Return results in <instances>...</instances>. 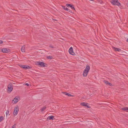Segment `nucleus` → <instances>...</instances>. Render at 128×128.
<instances>
[{
  "mask_svg": "<svg viewBox=\"0 0 128 128\" xmlns=\"http://www.w3.org/2000/svg\"><path fill=\"white\" fill-rule=\"evenodd\" d=\"M90 69V66L88 65H87L83 72V76L86 77L87 76Z\"/></svg>",
  "mask_w": 128,
  "mask_h": 128,
  "instance_id": "obj_1",
  "label": "nucleus"
},
{
  "mask_svg": "<svg viewBox=\"0 0 128 128\" xmlns=\"http://www.w3.org/2000/svg\"><path fill=\"white\" fill-rule=\"evenodd\" d=\"M110 2L112 4L114 5L119 6L121 5L120 3L118 2V0H111Z\"/></svg>",
  "mask_w": 128,
  "mask_h": 128,
  "instance_id": "obj_2",
  "label": "nucleus"
},
{
  "mask_svg": "<svg viewBox=\"0 0 128 128\" xmlns=\"http://www.w3.org/2000/svg\"><path fill=\"white\" fill-rule=\"evenodd\" d=\"M19 109L18 106H16L14 108L13 114L15 116L16 115L19 111Z\"/></svg>",
  "mask_w": 128,
  "mask_h": 128,
  "instance_id": "obj_3",
  "label": "nucleus"
},
{
  "mask_svg": "<svg viewBox=\"0 0 128 128\" xmlns=\"http://www.w3.org/2000/svg\"><path fill=\"white\" fill-rule=\"evenodd\" d=\"M20 98L18 96L16 97L12 100V102L13 104H16L20 100Z\"/></svg>",
  "mask_w": 128,
  "mask_h": 128,
  "instance_id": "obj_4",
  "label": "nucleus"
},
{
  "mask_svg": "<svg viewBox=\"0 0 128 128\" xmlns=\"http://www.w3.org/2000/svg\"><path fill=\"white\" fill-rule=\"evenodd\" d=\"M13 90V87L12 84H10L8 86V93H10Z\"/></svg>",
  "mask_w": 128,
  "mask_h": 128,
  "instance_id": "obj_5",
  "label": "nucleus"
},
{
  "mask_svg": "<svg viewBox=\"0 0 128 128\" xmlns=\"http://www.w3.org/2000/svg\"><path fill=\"white\" fill-rule=\"evenodd\" d=\"M68 52L70 54L72 55H74L75 54L73 51V48L72 47H70L69 49Z\"/></svg>",
  "mask_w": 128,
  "mask_h": 128,
  "instance_id": "obj_6",
  "label": "nucleus"
},
{
  "mask_svg": "<svg viewBox=\"0 0 128 128\" xmlns=\"http://www.w3.org/2000/svg\"><path fill=\"white\" fill-rule=\"evenodd\" d=\"M20 66L21 68H22L25 69H29L30 68L29 66L23 65H20Z\"/></svg>",
  "mask_w": 128,
  "mask_h": 128,
  "instance_id": "obj_7",
  "label": "nucleus"
},
{
  "mask_svg": "<svg viewBox=\"0 0 128 128\" xmlns=\"http://www.w3.org/2000/svg\"><path fill=\"white\" fill-rule=\"evenodd\" d=\"M2 51L3 52H10L9 50L6 48H4L2 49Z\"/></svg>",
  "mask_w": 128,
  "mask_h": 128,
  "instance_id": "obj_8",
  "label": "nucleus"
},
{
  "mask_svg": "<svg viewBox=\"0 0 128 128\" xmlns=\"http://www.w3.org/2000/svg\"><path fill=\"white\" fill-rule=\"evenodd\" d=\"M80 104L84 106H86L88 108H89V106L88 105V104L84 102H82L80 103Z\"/></svg>",
  "mask_w": 128,
  "mask_h": 128,
  "instance_id": "obj_9",
  "label": "nucleus"
},
{
  "mask_svg": "<svg viewBox=\"0 0 128 128\" xmlns=\"http://www.w3.org/2000/svg\"><path fill=\"white\" fill-rule=\"evenodd\" d=\"M37 64L38 65H40L41 66L44 67L45 66L44 63L42 62H38Z\"/></svg>",
  "mask_w": 128,
  "mask_h": 128,
  "instance_id": "obj_10",
  "label": "nucleus"
},
{
  "mask_svg": "<svg viewBox=\"0 0 128 128\" xmlns=\"http://www.w3.org/2000/svg\"><path fill=\"white\" fill-rule=\"evenodd\" d=\"M66 6H67L68 7L69 6H70V7L71 9H74V10H75V8H74V7L71 4H66Z\"/></svg>",
  "mask_w": 128,
  "mask_h": 128,
  "instance_id": "obj_11",
  "label": "nucleus"
},
{
  "mask_svg": "<svg viewBox=\"0 0 128 128\" xmlns=\"http://www.w3.org/2000/svg\"><path fill=\"white\" fill-rule=\"evenodd\" d=\"M54 118V116H48L47 118V120H53Z\"/></svg>",
  "mask_w": 128,
  "mask_h": 128,
  "instance_id": "obj_12",
  "label": "nucleus"
},
{
  "mask_svg": "<svg viewBox=\"0 0 128 128\" xmlns=\"http://www.w3.org/2000/svg\"><path fill=\"white\" fill-rule=\"evenodd\" d=\"M104 82L106 85H109L110 86H111V84L109 83L108 81L106 80H104Z\"/></svg>",
  "mask_w": 128,
  "mask_h": 128,
  "instance_id": "obj_13",
  "label": "nucleus"
},
{
  "mask_svg": "<svg viewBox=\"0 0 128 128\" xmlns=\"http://www.w3.org/2000/svg\"><path fill=\"white\" fill-rule=\"evenodd\" d=\"M113 49L115 51H118L119 52L121 50L120 49L114 47L113 48Z\"/></svg>",
  "mask_w": 128,
  "mask_h": 128,
  "instance_id": "obj_14",
  "label": "nucleus"
},
{
  "mask_svg": "<svg viewBox=\"0 0 128 128\" xmlns=\"http://www.w3.org/2000/svg\"><path fill=\"white\" fill-rule=\"evenodd\" d=\"M25 47L24 46H22L21 48V51L22 52H25Z\"/></svg>",
  "mask_w": 128,
  "mask_h": 128,
  "instance_id": "obj_15",
  "label": "nucleus"
},
{
  "mask_svg": "<svg viewBox=\"0 0 128 128\" xmlns=\"http://www.w3.org/2000/svg\"><path fill=\"white\" fill-rule=\"evenodd\" d=\"M64 94L66 95L69 96H73L71 95L70 94L66 92H64Z\"/></svg>",
  "mask_w": 128,
  "mask_h": 128,
  "instance_id": "obj_16",
  "label": "nucleus"
},
{
  "mask_svg": "<svg viewBox=\"0 0 128 128\" xmlns=\"http://www.w3.org/2000/svg\"><path fill=\"white\" fill-rule=\"evenodd\" d=\"M122 109L124 111H126L128 110V108L126 107H124L122 108Z\"/></svg>",
  "mask_w": 128,
  "mask_h": 128,
  "instance_id": "obj_17",
  "label": "nucleus"
},
{
  "mask_svg": "<svg viewBox=\"0 0 128 128\" xmlns=\"http://www.w3.org/2000/svg\"><path fill=\"white\" fill-rule=\"evenodd\" d=\"M63 8L64 9L68 11V8H67L66 6H62Z\"/></svg>",
  "mask_w": 128,
  "mask_h": 128,
  "instance_id": "obj_18",
  "label": "nucleus"
},
{
  "mask_svg": "<svg viewBox=\"0 0 128 128\" xmlns=\"http://www.w3.org/2000/svg\"><path fill=\"white\" fill-rule=\"evenodd\" d=\"M4 120V117L2 116L0 117V122Z\"/></svg>",
  "mask_w": 128,
  "mask_h": 128,
  "instance_id": "obj_19",
  "label": "nucleus"
},
{
  "mask_svg": "<svg viewBox=\"0 0 128 128\" xmlns=\"http://www.w3.org/2000/svg\"><path fill=\"white\" fill-rule=\"evenodd\" d=\"M9 111L8 110L6 112V117L7 116V115L8 114Z\"/></svg>",
  "mask_w": 128,
  "mask_h": 128,
  "instance_id": "obj_20",
  "label": "nucleus"
},
{
  "mask_svg": "<svg viewBox=\"0 0 128 128\" xmlns=\"http://www.w3.org/2000/svg\"><path fill=\"white\" fill-rule=\"evenodd\" d=\"M46 108L45 107H44L41 109V110L42 112Z\"/></svg>",
  "mask_w": 128,
  "mask_h": 128,
  "instance_id": "obj_21",
  "label": "nucleus"
},
{
  "mask_svg": "<svg viewBox=\"0 0 128 128\" xmlns=\"http://www.w3.org/2000/svg\"><path fill=\"white\" fill-rule=\"evenodd\" d=\"M47 58L48 59H52V56H47Z\"/></svg>",
  "mask_w": 128,
  "mask_h": 128,
  "instance_id": "obj_22",
  "label": "nucleus"
},
{
  "mask_svg": "<svg viewBox=\"0 0 128 128\" xmlns=\"http://www.w3.org/2000/svg\"><path fill=\"white\" fill-rule=\"evenodd\" d=\"M16 124H14V125L12 127V128H15L16 126H15Z\"/></svg>",
  "mask_w": 128,
  "mask_h": 128,
  "instance_id": "obj_23",
  "label": "nucleus"
},
{
  "mask_svg": "<svg viewBox=\"0 0 128 128\" xmlns=\"http://www.w3.org/2000/svg\"><path fill=\"white\" fill-rule=\"evenodd\" d=\"M3 42L2 40H0V44L3 43Z\"/></svg>",
  "mask_w": 128,
  "mask_h": 128,
  "instance_id": "obj_24",
  "label": "nucleus"
},
{
  "mask_svg": "<svg viewBox=\"0 0 128 128\" xmlns=\"http://www.w3.org/2000/svg\"><path fill=\"white\" fill-rule=\"evenodd\" d=\"M24 84L26 85L27 86H29V84L28 83H26Z\"/></svg>",
  "mask_w": 128,
  "mask_h": 128,
  "instance_id": "obj_25",
  "label": "nucleus"
},
{
  "mask_svg": "<svg viewBox=\"0 0 128 128\" xmlns=\"http://www.w3.org/2000/svg\"><path fill=\"white\" fill-rule=\"evenodd\" d=\"M50 48H53V47L52 45H50Z\"/></svg>",
  "mask_w": 128,
  "mask_h": 128,
  "instance_id": "obj_26",
  "label": "nucleus"
},
{
  "mask_svg": "<svg viewBox=\"0 0 128 128\" xmlns=\"http://www.w3.org/2000/svg\"><path fill=\"white\" fill-rule=\"evenodd\" d=\"M126 41L128 42V39Z\"/></svg>",
  "mask_w": 128,
  "mask_h": 128,
  "instance_id": "obj_27",
  "label": "nucleus"
}]
</instances>
